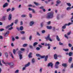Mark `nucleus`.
Wrapping results in <instances>:
<instances>
[{"instance_id":"f257e3e1","label":"nucleus","mask_w":73,"mask_h":73,"mask_svg":"<svg viewBox=\"0 0 73 73\" xmlns=\"http://www.w3.org/2000/svg\"><path fill=\"white\" fill-rule=\"evenodd\" d=\"M36 56L37 57H40L41 58H45L44 61H47L48 60V56L46 55V56L45 55L41 56V54H36Z\"/></svg>"},{"instance_id":"f03ea898","label":"nucleus","mask_w":73,"mask_h":73,"mask_svg":"<svg viewBox=\"0 0 73 73\" xmlns=\"http://www.w3.org/2000/svg\"><path fill=\"white\" fill-rule=\"evenodd\" d=\"M54 17L53 16V13H48V15L46 16V18L48 19H52Z\"/></svg>"},{"instance_id":"7ed1b4c3","label":"nucleus","mask_w":73,"mask_h":73,"mask_svg":"<svg viewBox=\"0 0 73 73\" xmlns=\"http://www.w3.org/2000/svg\"><path fill=\"white\" fill-rule=\"evenodd\" d=\"M73 23H69L68 24H66L64 25V26H63L62 27V29H65L66 28V26H69L70 25L73 24Z\"/></svg>"},{"instance_id":"20e7f679","label":"nucleus","mask_w":73,"mask_h":73,"mask_svg":"<svg viewBox=\"0 0 73 73\" xmlns=\"http://www.w3.org/2000/svg\"><path fill=\"white\" fill-rule=\"evenodd\" d=\"M45 39H46V40H48L51 42L52 41V40L50 37V35L49 34H48L46 37H45Z\"/></svg>"},{"instance_id":"39448f33","label":"nucleus","mask_w":73,"mask_h":73,"mask_svg":"<svg viewBox=\"0 0 73 73\" xmlns=\"http://www.w3.org/2000/svg\"><path fill=\"white\" fill-rule=\"evenodd\" d=\"M47 66L48 67L50 66L51 68H53V64L52 62H50L48 64Z\"/></svg>"},{"instance_id":"423d86ee","label":"nucleus","mask_w":73,"mask_h":73,"mask_svg":"<svg viewBox=\"0 0 73 73\" xmlns=\"http://www.w3.org/2000/svg\"><path fill=\"white\" fill-rule=\"evenodd\" d=\"M45 46H48V49H50V44H47V43H45Z\"/></svg>"},{"instance_id":"0eeeda50","label":"nucleus","mask_w":73,"mask_h":73,"mask_svg":"<svg viewBox=\"0 0 73 73\" xmlns=\"http://www.w3.org/2000/svg\"><path fill=\"white\" fill-rule=\"evenodd\" d=\"M12 20V14H9V17H8V20H9V21L11 20Z\"/></svg>"},{"instance_id":"6e6552de","label":"nucleus","mask_w":73,"mask_h":73,"mask_svg":"<svg viewBox=\"0 0 73 73\" xmlns=\"http://www.w3.org/2000/svg\"><path fill=\"white\" fill-rule=\"evenodd\" d=\"M8 3H6L3 5V8H5V7H8Z\"/></svg>"},{"instance_id":"1a4fd4ad","label":"nucleus","mask_w":73,"mask_h":73,"mask_svg":"<svg viewBox=\"0 0 73 73\" xmlns=\"http://www.w3.org/2000/svg\"><path fill=\"white\" fill-rule=\"evenodd\" d=\"M7 64H8L10 66H13L14 65V64H13L12 62H7Z\"/></svg>"},{"instance_id":"9d476101","label":"nucleus","mask_w":73,"mask_h":73,"mask_svg":"<svg viewBox=\"0 0 73 73\" xmlns=\"http://www.w3.org/2000/svg\"><path fill=\"white\" fill-rule=\"evenodd\" d=\"M62 66H64V68H66L67 67V66H68L67 64L66 63H63L62 64Z\"/></svg>"},{"instance_id":"9b49d317","label":"nucleus","mask_w":73,"mask_h":73,"mask_svg":"<svg viewBox=\"0 0 73 73\" xmlns=\"http://www.w3.org/2000/svg\"><path fill=\"white\" fill-rule=\"evenodd\" d=\"M18 50H19V48H18L16 49V50L15 49H13V52L14 54H16V51H17Z\"/></svg>"},{"instance_id":"f8f14e48","label":"nucleus","mask_w":73,"mask_h":73,"mask_svg":"<svg viewBox=\"0 0 73 73\" xmlns=\"http://www.w3.org/2000/svg\"><path fill=\"white\" fill-rule=\"evenodd\" d=\"M32 53L31 52L29 53L28 55L29 57V58H32V56H31V55H32Z\"/></svg>"},{"instance_id":"ddd939ff","label":"nucleus","mask_w":73,"mask_h":73,"mask_svg":"<svg viewBox=\"0 0 73 73\" xmlns=\"http://www.w3.org/2000/svg\"><path fill=\"white\" fill-rule=\"evenodd\" d=\"M72 61V57H70L68 60V62L69 63H71Z\"/></svg>"},{"instance_id":"4468645a","label":"nucleus","mask_w":73,"mask_h":73,"mask_svg":"<svg viewBox=\"0 0 73 73\" xmlns=\"http://www.w3.org/2000/svg\"><path fill=\"white\" fill-rule=\"evenodd\" d=\"M35 23V22L33 21H31L30 22V26H32Z\"/></svg>"},{"instance_id":"2eb2a0df","label":"nucleus","mask_w":73,"mask_h":73,"mask_svg":"<svg viewBox=\"0 0 73 73\" xmlns=\"http://www.w3.org/2000/svg\"><path fill=\"white\" fill-rule=\"evenodd\" d=\"M54 59H55V60H56L57 58V55L56 54H54Z\"/></svg>"},{"instance_id":"dca6fc26","label":"nucleus","mask_w":73,"mask_h":73,"mask_svg":"<svg viewBox=\"0 0 73 73\" xmlns=\"http://www.w3.org/2000/svg\"><path fill=\"white\" fill-rule=\"evenodd\" d=\"M9 53L10 54V56H11V57H12V58H13L14 57H13V54H12V53L11 52H9Z\"/></svg>"},{"instance_id":"f3484780","label":"nucleus","mask_w":73,"mask_h":73,"mask_svg":"<svg viewBox=\"0 0 73 73\" xmlns=\"http://www.w3.org/2000/svg\"><path fill=\"white\" fill-rule=\"evenodd\" d=\"M27 15L26 14H23L21 15V17L22 18L26 17Z\"/></svg>"},{"instance_id":"a211bd4d","label":"nucleus","mask_w":73,"mask_h":73,"mask_svg":"<svg viewBox=\"0 0 73 73\" xmlns=\"http://www.w3.org/2000/svg\"><path fill=\"white\" fill-rule=\"evenodd\" d=\"M40 26L41 28L44 27V22H42L40 23Z\"/></svg>"},{"instance_id":"6ab92c4d","label":"nucleus","mask_w":73,"mask_h":73,"mask_svg":"<svg viewBox=\"0 0 73 73\" xmlns=\"http://www.w3.org/2000/svg\"><path fill=\"white\" fill-rule=\"evenodd\" d=\"M5 54L6 57V58H8V53L7 52H5Z\"/></svg>"},{"instance_id":"aec40b11","label":"nucleus","mask_w":73,"mask_h":73,"mask_svg":"<svg viewBox=\"0 0 73 73\" xmlns=\"http://www.w3.org/2000/svg\"><path fill=\"white\" fill-rule=\"evenodd\" d=\"M20 31H22L23 30V29H24V28L23 27V26H21L20 27Z\"/></svg>"},{"instance_id":"412c9836","label":"nucleus","mask_w":73,"mask_h":73,"mask_svg":"<svg viewBox=\"0 0 73 73\" xmlns=\"http://www.w3.org/2000/svg\"><path fill=\"white\" fill-rule=\"evenodd\" d=\"M52 28V26H47V28L48 29H51Z\"/></svg>"},{"instance_id":"4be33fe9","label":"nucleus","mask_w":73,"mask_h":73,"mask_svg":"<svg viewBox=\"0 0 73 73\" xmlns=\"http://www.w3.org/2000/svg\"><path fill=\"white\" fill-rule=\"evenodd\" d=\"M38 44V43L37 42H35L33 44V46H36Z\"/></svg>"},{"instance_id":"5701e85b","label":"nucleus","mask_w":73,"mask_h":73,"mask_svg":"<svg viewBox=\"0 0 73 73\" xmlns=\"http://www.w3.org/2000/svg\"><path fill=\"white\" fill-rule=\"evenodd\" d=\"M30 65V62H28V63L27 64H25V67H28V66H29Z\"/></svg>"},{"instance_id":"b1692460","label":"nucleus","mask_w":73,"mask_h":73,"mask_svg":"<svg viewBox=\"0 0 73 73\" xmlns=\"http://www.w3.org/2000/svg\"><path fill=\"white\" fill-rule=\"evenodd\" d=\"M18 53L19 55H22L21 53H22V52L20 50H19L18 51Z\"/></svg>"},{"instance_id":"393cba45","label":"nucleus","mask_w":73,"mask_h":73,"mask_svg":"<svg viewBox=\"0 0 73 73\" xmlns=\"http://www.w3.org/2000/svg\"><path fill=\"white\" fill-rule=\"evenodd\" d=\"M32 64H34L35 62V60L34 58H33L32 60Z\"/></svg>"},{"instance_id":"a878e982","label":"nucleus","mask_w":73,"mask_h":73,"mask_svg":"<svg viewBox=\"0 0 73 73\" xmlns=\"http://www.w3.org/2000/svg\"><path fill=\"white\" fill-rule=\"evenodd\" d=\"M63 50L65 51V52H68L69 51V50L68 49H65V48H63Z\"/></svg>"},{"instance_id":"bb28decb","label":"nucleus","mask_w":73,"mask_h":73,"mask_svg":"<svg viewBox=\"0 0 73 73\" xmlns=\"http://www.w3.org/2000/svg\"><path fill=\"white\" fill-rule=\"evenodd\" d=\"M73 52H70L68 54L69 56H72V55H73Z\"/></svg>"},{"instance_id":"cd10ccee","label":"nucleus","mask_w":73,"mask_h":73,"mask_svg":"<svg viewBox=\"0 0 73 73\" xmlns=\"http://www.w3.org/2000/svg\"><path fill=\"white\" fill-rule=\"evenodd\" d=\"M19 59L20 60H21L22 58H23V55H19Z\"/></svg>"},{"instance_id":"c85d7f7f","label":"nucleus","mask_w":73,"mask_h":73,"mask_svg":"<svg viewBox=\"0 0 73 73\" xmlns=\"http://www.w3.org/2000/svg\"><path fill=\"white\" fill-rule=\"evenodd\" d=\"M20 33L21 34H22V35H24V34H25V31H20Z\"/></svg>"},{"instance_id":"c756f323","label":"nucleus","mask_w":73,"mask_h":73,"mask_svg":"<svg viewBox=\"0 0 73 73\" xmlns=\"http://www.w3.org/2000/svg\"><path fill=\"white\" fill-rule=\"evenodd\" d=\"M72 8V7H68L67 8L66 10L67 11H69V10H70Z\"/></svg>"},{"instance_id":"7c9ffc66","label":"nucleus","mask_w":73,"mask_h":73,"mask_svg":"<svg viewBox=\"0 0 73 73\" xmlns=\"http://www.w3.org/2000/svg\"><path fill=\"white\" fill-rule=\"evenodd\" d=\"M28 46V44H23V47H26V46Z\"/></svg>"},{"instance_id":"2f4dec72","label":"nucleus","mask_w":73,"mask_h":73,"mask_svg":"<svg viewBox=\"0 0 73 73\" xmlns=\"http://www.w3.org/2000/svg\"><path fill=\"white\" fill-rule=\"evenodd\" d=\"M34 4H35V5H36V6H38V5H39V4H38V3H37L35 2H34Z\"/></svg>"},{"instance_id":"473e14b6","label":"nucleus","mask_w":73,"mask_h":73,"mask_svg":"<svg viewBox=\"0 0 73 73\" xmlns=\"http://www.w3.org/2000/svg\"><path fill=\"white\" fill-rule=\"evenodd\" d=\"M70 20H71V23H73V15L72 16V17L70 18Z\"/></svg>"},{"instance_id":"72a5a7b5","label":"nucleus","mask_w":73,"mask_h":73,"mask_svg":"<svg viewBox=\"0 0 73 73\" xmlns=\"http://www.w3.org/2000/svg\"><path fill=\"white\" fill-rule=\"evenodd\" d=\"M56 39L58 41H59L60 40V38H59V37H58V35H56Z\"/></svg>"},{"instance_id":"f704fd0d","label":"nucleus","mask_w":73,"mask_h":73,"mask_svg":"<svg viewBox=\"0 0 73 73\" xmlns=\"http://www.w3.org/2000/svg\"><path fill=\"white\" fill-rule=\"evenodd\" d=\"M32 35H30L29 37V40L30 41H32Z\"/></svg>"},{"instance_id":"c9c22d12","label":"nucleus","mask_w":73,"mask_h":73,"mask_svg":"<svg viewBox=\"0 0 73 73\" xmlns=\"http://www.w3.org/2000/svg\"><path fill=\"white\" fill-rule=\"evenodd\" d=\"M17 23H18V19H17L15 20V21L14 22V23L15 24H17Z\"/></svg>"},{"instance_id":"e433bc0d","label":"nucleus","mask_w":73,"mask_h":73,"mask_svg":"<svg viewBox=\"0 0 73 73\" xmlns=\"http://www.w3.org/2000/svg\"><path fill=\"white\" fill-rule=\"evenodd\" d=\"M66 4H67V5L68 6V7H71V4H70V3H67Z\"/></svg>"},{"instance_id":"4c0bfd02","label":"nucleus","mask_w":73,"mask_h":73,"mask_svg":"<svg viewBox=\"0 0 73 73\" xmlns=\"http://www.w3.org/2000/svg\"><path fill=\"white\" fill-rule=\"evenodd\" d=\"M56 3L57 4H59L60 3L61 1H60V0H58L56 1Z\"/></svg>"},{"instance_id":"58836bf2","label":"nucleus","mask_w":73,"mask_h":73,"mask_svg":"<svg viewBox=\"0 0 73 73\" xmlns=\"http://www.w3.org/2000/svg\"><path fill=\"white\" fill-rule=\"evenodd\" d=\"M59 64H60V62L58 61L56 62L55 64V65H59Z\"/></svg>"},{"instance_id":"ea45409f","label":"nucleus","mask_w":73,"mask_h":73,"mask_svg":"<svg viewBox=\"0 0 73 73\" xmlns=\"http://www.w3.org/2000/svg\"><path fill=\"white\" fill-rule=\"evenodd\" d=\"M57 20H60V15H58L57 16Z\"/></svg>"},{"instance_id":"a19ab883","label":"nucleus","mask_w":73,"mask_h":73,"mask_svg":"<svg viewBox=\"0 0 73 73\" xmlns=\"http://www.w3.org/2000/svg\"><path fill=\"white\" fill-rule=\"evenodd\" d=\"M6 17V16H3L2 17V19L4 20H5V18Z\"/></svg>"},{"instance_id":"79ce46f5","label":"nucleus","mask_w":73,"mask_h":73,"mask_svg":"<svg viewBox=\"0 0 73 73\" xmlns=\"http://www.w3.org/2000/svg\"><path fill=\"white\" fill-rule=\"evenodd\" d=\"M29 15L30 18H32V15L31 13H29Z\"/></svg>"},{"instance_id":"37998d69","label":"nucleus","mask_w":73,"mask_h":73,"mask_svg":"<svg viewBox=\"0 0 73 73\" xmlns=\"http://www.w3.org/2000/svg\"><path fill=\"white\" fill-rule=\"evenodd\" d=\"M59 45H64V44L61 42H59Z\"/></svg>"},{"instance_id":"c03bdc74","label":"nucleus","mask_w":73,"mask_h":73,"mask_svg":"<svg viewBox=\"0 0 73 73\" xmlns=\"http://www.w3.org/2000/svg\"><path fill=\"white\" fill-rule=\"evenodd\" d=\"M29 47L30 48H31V49H33V46L31 45L29 46Z\"/></svg>"},{"instance_id":"a18cd8bd","label":"nucleus","mask_w":73,"mask_h":73,"mask_svg":"<svg viewBox=\"0 0 73 73\" xmlns=\"http://www.w3.org/2000/svg\"><path fill=\"white\" fill-rule=\"evenodd\" d=\"M36 50H40V48L38 47H36Z\"/></svg>"},{"instance_id":"49530a36","label":"nucleus","mask_w":73,"mask_h":73,"mask_svg":"<svg viewBox=\"0 0 73 73\" xmlns=\"http://www.w3.org/2000/svg\"><path fill=\"white\" fill-rule=\"evenodd\" d=\"M11 9L10 8H9L7 9V12H8L9 11H11Z\"/></svg>"},{"instance_id":"de8ad7c7","label":"nucleus","mask_w":73,"mask_h":73,"mask_svg":"<svg viewBox=\"0 0 73 73\" xmlns=\"http://www.w3.org/2000/svg\"><path fill=\"white\" fill-rule=\"evenodd\" d=\"M55 68H56L57 69L58 68V65L55 64Z\"/></svg>"},{"instance_id":"09e8293b","label":"nucleus","mask_w":73,"mask_h":73,"mask_svg":"<svg viewBox=\"0 0 73 73\" xmlns=\"http://www.w3.org/2000/svg\"><path fill=\"white\" fill-rule=\"evenodd\" d=\"M21 38L22 40H25V37H21Z\"/></svg>"},{"instance_id":"8fccbe9b","label":"nucleus","mask_w":73,"mask_h":73,"mask_svg":"<svg viewBox=\"0 0 73 73\" xmlns=\"http://www.w3.org/2000/svg\"><path fill=\"white\" fill-rule=\"evenodd\" d=\"M53 31H56V27H53Z\"/></svg>"},{"instance_id":"3c124183","label":"nucleus","mask_w":73,"mask_h":73,"mask_svg":"<svg viewBox=\"0 0 73 73\" xmlns=\"http://www.w3.org/2000/svg\"><path fill=\"white\" fill-rule=\"evenodd\" d=\"M19 70H17L15 71V73H19Z\"/></svg>"},{"instance_id":"603ef678","label":"nucleus","mask_w":73,"mask_h":73,"mask_svg":"<svg viewBox=\"0 0 73 73\" xmlns=\"http://www.w3.org/2000/svg\"><path fill=\"white\" fill-rule=\"evenodd\" d=\"M13 29V27H11V28H9L8 30H9V31H11V30H12Z\"/></svg>"},{"instance_id":"864d4df0","label":"nucleus","mask_w":73,"mask_h":73,"mask_svg":"<svg viewBox=\"0 0 73 73\" xmlns=\"http://www.w3.org/2000/svg\"><path fill=\"white\" fill-rule=\"evenodd\" d=\"M67 35L68 36L69 35H70L71 34V32L70 31L68 33H67Z\"/></svg>"},{"instance_id":"5fc2aeb1","label":"nucleus","mask_w":73,"mask_h":73,"mask_svg":"<svg viewBox=\"0 0 73 73\" xmlns=\"http://www.w3.org/2000/svg\"><path fill=\"white\" fill-rule=\"evenodd\" d=\"M36 34L38 36H40V34H39V33H38V32H37Z\"/></svg>"},{"instance_id":"6e6d98bb","label":"nucleus","mask_w":73,"mask_h":73,"mask_svg":"<svg viewBox=\"0 0 73 73\" xmlns=\"http://www.w3.org/2000/svg\"><path fill=\"white\" fill-rule=\"evenodd\" d=\"M13 24H14L13 23H11V24L10 25H9L10 26L12 27V26H13Z\"/></svg>"},{"instance_id":"4d7b16f0","label":"nucleus","mask_w":73,"mask_h":73,"mask_svg":"<svg viewBox=\"0 0 73 73\" xmlns=\"http://www.w3.org/2000/svg\"><path fill=\"white\" fill-rule=\"evenodd\" d=\"M10 26L9 25L7 26L6 27V29H8L9 28V27H10Z\"/></svg>"},{"instance_id":"13d9d810","label":"nucleus","mask_w":73,"mask_h":73,"mask_svg":"<svg viewBox=\"0 0 73 73\" xmlns=\"http://www.w3.org/2000/svg\"><path fill=\"white\" fill-rule=\"evenodd\" d=\"M42 68H40V70H39V72H40V73L42 72Z\"/></svg>"},{"instance_id":"bf43d9fd","label":"nucleus","mask_w":73,"mask_h":73,"mask_svg":"<svg viewBox=\"0 0 73 73\" xmlns=\"http://www.w3.org/2000/svg\"><path fill=\"white\" fill-rule=\"evenodd\" d=\"M42 33H45V30H43L42 31Z\"/></svg>"},{"instance_id":"052dcab7","label":"nucleus","mask_w":73,"mask_h":73,"mask_svg":"<svg viewBox=\"0 0 73 73\" xmlns=\"http://www.w3.org/2000/svg\"><path fill=\"white\" fill-rule=\"evenodd\" d=\"M4 30V29H0V31L1 32H2V31H3Z\"/></svg>"},{"instance_id":"680f3d73","label":"nucleus","mask_w":73,"mask_h":73,"mask_svg":"<svg viewBox=\"0 0 73 73\" xmlns=\"http://www.w3.org/2000/svg\"><path fill=\"white\" fill-rule=\"evenodd\" d=\"M0 39H3V36L1 35L0 36Z\"/></svg>"},{"instance_id":"e2e57ef3","label":"nucleus","mask_w":73,"mask_h":73,"mask_svg":"<svg viewBox=\"0 0 73 73\" xmlns=\"http://www.w3.org/2000/svg\"><path fill=\"white\" fill-rule=\"evenodd\" d=\"M28 10L29 11H32L33 10V9H32L31 8L29 7L28 8Z\"/></svg>"},{"instance_id":"0e129e2a","label":"nucleus","mask_w":73,"mask_h":73,"mask_svg":"<svg viewBox=\"0 0 73 73\" xmlns=\"http://www.w3.org/2000/svg\"><path fill=\"white\" fill-rule=\"evenodd\" d=\"M14 10H15V8H14V7H13L11 9V12L13 11Z\"/></svg>"},{"instance_id":"69168bd1","label":"nucleus","mask_w":73,"mask_h":73,"mask_svg":"<svg viewBox=\"0 0 73 73\" xmlns=\"http://www.w3.org/2000/svg\"><path fill=\"white\" fill-rule=\"evenodd\" d=\"M68 46L69 47H72V44L69 43L68 44Z\"/></svg>"},{"instance_id":"338daca9","label":"nucleus","mask_w":73,"mask_h":73,"mask_svg":"<svg viewBox=\"0 0 73 73\" xmlns=\"http://www.w3.org/2000/svg\"><path fill=\"white\" fill-rule=\"evenodd\" d=\"M25 50V49H24V48H21V51H24Z\"/></svg>"},{"instance_id":"774afa93","label":"nucleus","mask_w":73,"mask_h":73,"mask_svg":"<svg viewBox=\"0 0 73 73\" xmlns=\"http://www.w3.org/2000/svg\"><path fill=\"white\" fill-rule=\"evenodd\" d=\"M11 46H13V47L14 46V44H13V43H11Z\"/></svg>"}]
</instances>
